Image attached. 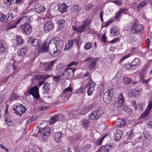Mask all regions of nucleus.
<instances>
[{"mask_svg":"<svg viewBox=\"0 0 152 152\" xmlns=\"http://www.w3.org/2000/svg\"><path fill=\"white\" fill-rule=\"evenodd\" d=\"M49 53L53 57H56L60 54L54 40H51L49 43Z\"/></svg>","mask_w":152,"mask_h":152,"instance_id":"f257e3e1","label":"nucleus"},{"mask_svg":"<svg viewBox=\"0 0 152 152\" xmlns=\"http://www.w3.org/2000/svg\"><path fill=\"white\" fill-rule=\"evenodd\" d=\"M50 132V127H47L43 128L41 131L39 129L37 132L40 133L41 132V136L42 137V139L44 140H45L49 136Z\"/></svg>","mask_w":152,"mask_h":152,"instance_id":"f03ea898","label":"nucleus"},{"mask_svg":"<svg viewBox=\"0 0 152 152\" xmlns=\"http://www.w3.org/2000/svg\"><path fill=\"white\" fill-rule=\"evenodd\" d=\"M125 103V100L122 94H119L118 99L114 102V105L116 107L119 108L122 106Z\"/></svg>","mask_w":152,"mask_h":152,"instance_id":"7ed1b4c3","label":"nucleus"},{"mask_svg":"<svg viewBox=\"0 0 152 152\" xmlns=\"http://www.w3.org/2000/svg\"><path fill=\"white\" fill-rule=\"evenodd\" d=\"M28 94L32 95L34 98L38 99L40 96L39 92V88L37 86L32 87L28 91Z\"/></svg>","mask_w":152,"mask_h":152,"instance_id":"20e7f679","label":"nucleus"},{"mask_svg":"<svg viewBox=\"0 0 152 152\" xmlns=\"http://www.w3.org/2000/svg\"><path fill=\"white\" fill-rule=\"evenodd\" d=\"M54 25L51 21L46 22L44 26V30L45 32H48L51 30L53 28Z\"/></svg>","mask_w":152,"mask_h":152,"instance_id":"39448f33","label":"nucleus"},{"mask_svg":"<svg viewBox=\"0 0 152 152\" xmlns=\"http://www.w3.org/2000/svg\"><path fill=\"white\" fill-rule=\"evenodd\" d=\"M113 95H111L108 92H105L103 96V99L106 104H109L112 101Z\"/></svg>","mask_w":152,"mask_h":152,"instance_id":"423d86ee","label":"nucleus"},{"mask_svg":"<svg viewBox=\"0 0 152 152\" xmlns=\"http://www.w3.org/2000/svg\"><path fill=\"white\" fill-rule=\"evenodd\" d=\"M28 43L29 45H31L34 47L40 45V42L39 40L37 39H33L31 37H28Z\"/></svg>","mask_w":152,"mask_h":152,"instance_id":"0eeeda50","label":"nucleus"},{"mask_svg":"<svg viewBox=\"0 0 152 152\" xmlns=\"http://www.w3.org/2000/svg\"><path fill=\"white\" fill-rule=\"evenodd\" d=\"M140 91L137 90L130 89L128 91V95L130 97H137L140 94Z\"/></svg>","mask_w":152,"mask_h":152,"instance_id":"6e6552de","label":"nucleus"},{"mask_svg":"<svg viewBox=\"0 0 152 152\" xmlns=\"http://www.w3.org/2000/svg\"><path fill=\"white\" fill-rule=\"evenodd\" d=\"M49 43L48 44L46 42H44L41 46L38 47V51L39 52H47L49 51Z\"/></svg>","mask_w":152,"mask_h":152,"instance_id":"1a4fd4ad","label":"nucleus"},{"mask_svg":"<svg viewBox=\"0 0 152 152\" xmlns=\"http://www.w3.org/2000/svg\"><path fill=\"white\" fill-rule=\"evenodd\" d=\"M102 114V113L91 112L89 115V119L91 120L95 121L100 118Z\"/></svg>","mask_w":152,"mask_h":152,"instance_id":"9d476101","label":"nucleus"},{"mask_svg":"<svg viewBox=\"0 0 152 152\" xmlns=\"http://www.w3.org/2000/svg\"><path fill=\"white\" fill-rule=\"evenodd\" d=\"M22 29L24 32L26 34H30L32 31L31 27L28 24L26 23L22 26Z\"/></svg>","mask_w":152,"mask_h":152,"instance_id":"9b49d317","label":"nucleus"},{"mask_svg":"<svg viewBox=\"0 0 152 152\" xmlns=\"http://www.w3.org/2000/svg\"><path fill=\"white\" fill-rule=\"evenodd\" d=\"M56 23L57 25V29L58 31H61L65 26V21L63 19H58Z\"/></svg>","mask_w":152,"mask_h":152,"instance_id":"f8f14e48","label":"nucleus"},{"mask_svg":"<svg viewBox=\"0 0 152 152\" xmlns=\"http://www.w3.org/2000/svg\"><path fill=\"white\" fill-rule=\"evenodd\" d=\"M28 48L26 46H23L18 51V55L21 56H24L27 52Z\"/></svg>","mask_w":152,"mask_h":152,"instance_id":"ddd939ff","label":"nucleus"},{"mask_svg":"<svg viewBox=\"0 0 152 152\" xmlns=\"http://www.w3.org/2000/svg\"><path fill=\"white\" fill-rule=\"evenodd\" d=\"M127 11V9L125 8H120L119 10L115 14V18L116 20L118 19L120 17L122 16V14L124 13L127 14V13L126 12Z\"/></svg>","mask_w":152,"mask_h":152,"instance_id":"4468645a","label":"nucleus"},{"mask_svg":"<svg viewBox=\"0 0 152 152\" xmlns=\"http://www.w3.org/2000/svg\"><path fill=\"white\" fill-rule=\"evenodd\" d=\"M35 11L38 13H41L44 12L46 8L43 6H41L38 4H36L34 5Z\"/></svg>","mask_w":152,"mask_h":152,"instance_id":"2eb2a0df","label":"nucleus"},{"mask_svg":"<svg viewBox=\"0 0 152 152\" xmlns=\"http://www.w3.org/2000/svg\"><path fill=\"white\" fill-rule=\"evenodd\" d=\"M63 133L61 132H58L54 133L53 136L55 140L58 142H60L61 141V135Z\"/></svg>","mask_w":152,"mask_h":152,"instance_id":"dca6fc26","label":"nucleus"},{"mask_svg":"<svg viewBox=\"0 0 152 152\" xmlns=\"http://www.w3.org/2000/svg\"><path fill=\"white\" fill-rule=\"evenodd\" d=\"M131 30H134L135 33H140L141 31L143 30V27L142 25L138 24L135 27H132Z\"/></svg>","mask_w":152,"mask_h":152,"instance_id":"f3484780","label":"nucleus"},{"mask_svg":"<svg viewBox=\"0 0 152 152\" xmlns=\"http://www.w3.org/2000/svg\"><path fill=\"white\" fill-rule=\"evenodd\" d=\"M102 107L98 105H95L93 106L92 111L93 112L99 113L103 114L102 111Z\"/></svg>","mask_w":152,"mask_h":152,"instance_id":"a211bd4d","label":"nucleus"},{"mask_svg":"<svg viewBox=\"0 0 152 152\" xmlns=\"http://www.w3.org/2000/svg\"><path fill=\"white\" fill-rule=\"evenodd\" d=\"M63 45L64 42L62 40H60L57 41V43L56 44V47L58 48V50L59 51L60 53L61 50L62 49L63 47Z\"/></svg>","mask_w":152,"mask_h":152,"instance_id":"6ab92c4d","label":"nucleus"},{"mask_svg":"<svg viewBox=\"0 0 152 152\" xmlns=\"http://www.w3.org/2000/svg\"><path fill=\"white\" fill-rule=\"evenodd\" d=\"M55 62V60H53L49 62L45 63L44 65V69L45 71L49 70L54 64Z\"/></svg>","mask_w":152,"mask_h":152,"instance_id":"aec40b11","label":"nucleus"},{"mask_svg":"<svg viewBox=\"0 0 152 152\" xmlns=\"http://www.w3.org/2000/svg\"><path fill=\"white\" fill-rule=\"evenodd\" d=\"M16 108H17V110L18 112H20V116L22 114L24 113L26 110L25 107H24L21 104L16 106Z\"/></svg>","mask_w":152,"mask_h":152,"instance_id":"412c9836","label":"nucleus"},{"mask_svg":"<svg viewBox=\"0 0 152 152\" xmlns=\"http://www.w3.org/2000/svg\"><path fill=\"white\" fill-rule=\"evenodd\" d=\"M4 119L5 123L8 126H11L12 123L10 120V117L8 114H5L4 115Z\"/></svg>","mask_w":152,"mask_h":152,"instance_id":"4be33fe9","label":"nucleus"},{"mask_svg":"<svg viewBox=\"0 0 152 152\" xmlns=\"http://www.w3.org/2000/svg\"><path fill=\"white\" fill-rule=\"evenodd\" d=\"M15 40L17 46H20L23 43V40L22 37L20 35L16 36Z\"/></svg>","mask_w":152,"mask_h":152,"instance_id":"5701e85b","label":"nucleus"},{"mask_svg":"<svg viewBox=\"0 0 152 152\" xmlns=\"http://www.w3.org/2000/svg\"><path fill=\"white\" fill-rule=\"evenodd\" d=\"M95 86L94 83H92L90 84V86L87 89V94L88 96H91L92 93Z\"/></svg>","mask_w":152,"mask_h":152,"instance_id":"b1692460","label":"nucleus"},{"mask_svg":"<svg viewBox=\"0 0 152 152\" xmlns=\"http://www.w3.org/2000/svg\"><path fill=\"white\" fill-rule=\"evenodd\" d=\"M98 58H94L92 59L89 65V67L90 69L94 68L96 66V62L97 61Z\"/></svg>","mask_w":152,"mask_h":152,"instance_id":"393cba45","label":"nucleus"},{"mask_svg":"<svg viewBox=\"0 0 152 152\" xmlns=\"http://www.w3.org/2000/svg\"><path fill=\"white\" fill-rule=\"evenodd\" d=\"M116 134L115 137V140L116 141H118L121 138L122 134V132L120 130H116Z\"/></svg>","mask_w":152,"mask_h":152,"instance_id":"a878e982","label":"nucleus"},{"mask_svg":"<svg viewBox=\"0 0 152 152\" xmlns=\"http://www.w3.org/2000/svg\"><path fill=\"white\" fill-rule=\"evenodd\" d=\"M74 44L73 41L70 40L69 41L68 43L67 44L64 48V50H66L71 49L72 47Z\"/></svg>","mask_w":152,"mask_h":152,"instance_id":"bb28decb","label":"nucleus"},{"mask_svg":"<svg viewBox=\"0 0 152 152\" xmlns=\"http://www.w3.org/2000/svg\"><path fill=\"white\" fill-rule=\"evenodd\" d=\"M116 125L118 126H124L126 123L124 119H118L115 122Z\"/></svg>","mask_w":152,"mask_h":152,"instance_id":"cd10ccee","label":"nucleus"},{"mask_svg":"<svg viewBox=\"0 0 152 152\" xmlns=\"http://www.w3.org/2000/svg\"><path fill=\"white\" fill-rule=\"evenodd\" d=\"M76 70L75 68H74L73 69H72L70 68H66L65 69L64 73L65 74L67 75V76L65 78V79H66L68 78V77L70 75V74L69 73V72H70L71 71H72V72H74Z\"/></svg>","mask_w":152,"mask_h":152,"instance_id":"c85d7f7f","label":"nucleus"},{"mask_svg":"<svg viewBox=\"0 0 152 152\" xmlns=\"http://www.w3.org/2000/svg\"><path fill=\"white\" fill-rule=\"evenodd\" d=\"M110 32L112 35L114 36H118L120 33L119 31L114 28H111Z\"/></svg>","mask_w":152,"mask_h":152,"instance_id":"c756f323","label":"nucleus"},{"mask_svg":"<svg viewBox=\"0 0 152 152\" xmlns=\"http://www.w3.org/2000/svg\"><path fill=\"white\" fill-rule=\"evenodd\" d=\"M140 62L139 58H135L133 61L131 63V66H137L139 65L140 64Z\"/></svg>","mask_w":152,"mask_h":152,"instance_id":"7c9ffc66","label":"nucleus"},{"mask_svg":"<svg viewBox=\"0 0 152 152\" xmlns=\"http://www.w3.org/2000/svg\"><path fill=\"white\" fill-rule=\"evenodd\" d=\"M109 148H110V146H108V145L102 146L100 147L98 150L104 151L105 152H110Z\"/></svg>","mask_w":152,"mask_h":152,"instance_id":"2f4dec72","label":"nucleus"},{"mask_svg":"<svg viewBox=\"0 0 152 152\" xmlns=\"http://www.w3.org/2000/svg\"><path fill=\"white\" fill-rule=\"evenodd\" d=\"M6 15L0 12V21L3 23L7 22V20Z\"/></svg>","mask_w":152,"mask_h":152,"instance_id":"473e14b6","label":"nucleus"},{"mask_svg":"<svg viewBox=\"0 0 152 152\" xmlns=\"http://www.w3.org/2000/svg\"><path fill=\"white\" fill-rule=\"evenodd\" d=\"M59 119V118L58 117V116L56 115L54 116H53L50 119V123L52 124H54L56 121H58Z\"/></svg>","mask_w":152,"mask_h":152,"instance_id":"72a5a7b5","label":"nucleus"},{"mask_svg":"<svg viewBox=\"0 0 152 152\" xmlns=\"http://www.w3.org/2000/svg\"><path fill=\"white\" fill-rule=\"evenodd\" d=\"M147 4L146 1H143L140 3L137 7V10L138 11H139L141 8L143 7L145 5Z\"/></svg>","mask_w":152,"mask_h":152,"instance_id":"f704fd0d","label":"nucleus"},{"mask_svg":"<svg viewBox=\"0 0 152 152\" xmlns=\"http://www.w3.org/2000/svg\"><path fill=\"white\" fill-rule=\"evenodd\" d=\"M50 84L47 82H45L43 86V89L45 92L48 91L49 89Z\"/></svg>","mask_w":152,"mask_h":152,"instance_id":"c9c22d12","label":"nucleus"},{"mask_svg":"<svg viewBox=\"0 0 152 152\" xmlns=\"http://www.w3.org/2000/svg\"><path fill=\"white\" fill-rule=\"evenodd\" d=\"M132 81L131 79L126 77L124 78L123 80V83L125 84H129Z\"/></svg>","mask_w":152,"mask_h":152,"instance_id":"e433bc0d","label":"nucleus"},{"mask_svg":"<svg viewBox=\"0 0 152 152\" xmlns=\"http://www.w3.org/2000/svg\"><path fill=\"white\" fill-rule=\"evenodd\" d=\"M113 86L112 85L110 86L108 88L107 90L105 92H108L110 94L113 95Z\"/></svg>","mask_w":152,"mask_h":152,"instance_id":"4c0bfd02","label":"nucleus"},{"mask_svg":"<svg viewBox=\"0 0 152 152\" xmlns=\"http://www.w3.org/2000/svg\"><path fill=\"white\" fill-rule=\"evenodd\" d=\"M14 0H4V2L7 6H10L13 3Z\"/></svg>","mask_w":152,"mask_h":152,"instance_id":"58836bf2","label":"nucleus"},{"mask_svg":"<svg viewBox=\"0 0 152 152\" xmlns=\"http://www.w3.org/2000/svg\"><path fill=\"white\" fill-rule=\"evenodd\" d=\"M19 23H21L20 18L17 20L15 24H14L12 26H9L8 27V29H10L15 28L16 27L17 25Z\"/></svg>","mask_w":152,"mask_h":152,"instance_id":"ea45409f","label":"nucleus"},{"mask_svg":"<svg viewBox=\"0 0 152 152\" xmlns=\"http://www.w3.org/2000/svg\"><path fill=\"white\" fill-rule=\"evenodd\" d=\"M24 21L26 23L28 24L31 22L29 16H25L23 17Z\"/></svg>","mask_w":152,"mask_h":152,"instance_id":"a19ab883","label":"nucleus"},{"mask_svg":"<svg viewBox=\"0 0 152 152\" xmlns=\"http://www.w3.org/2000/svg\"><path fill=\"white\" fill-rule=\"evenodd\" d=\"M88 86V85H85V86L81 87L78 89L76 93L78 94H80L83 93L84 92V90L85 89V88Z\"/></svg>","mask_w":152,"mask_h":152,"instance_id":"79ce46f5","label":"nucleus"},{"mask_svg":"<svg viewBox=\"0 0 152 152\" xmlns=\"http://www.w3.org/2000/svg\"><path fill=\"white\" fill-rule=\"evenodd\" d=\"M7 21H10L12 20L13 18V16L12 13H9L7 14L6 15Z\"/></svg>","mask_w":152,"mask_h":152,"instance_id":"37998d69","label":"nucleus"},{"mask_svg":"<svg viewBox=\"0 0 152 152\" xmlns=\"http://www.w3.org/2000/svg\"><path fill=\"white\" fill-rule=\"evenodd\" d=\"M124 110L128 113V115L130 116L132 114V110L130 108H124Z\"/></svg>","mask_w":152,"mask_h":152,"instance_id":"c03bdc74","label":"nucleus"},{"mask_svg":"<svg viewBox=\"0 0 152 152\" xmlns=\"http://www.w3.org/2000/svg\"><path fill=\"white\" fill-rule=\"evenodd\" d=\"M18 96L16 94H13L10 97L9 100V102H11L12 101L17 99L18 98Z\"/></svg>","mask_w":152,"mask_h":152,"instance_id":"a18cd8bd","label":"nucleus"},{"mask_svg":"<svg viewBox=\"0 0 152 152\" xmlns=\"http://www.w3.org/2000/svg\"><path fill=\"white\" fill-rule=\"evenodd\" d=\"M149 111V110H148V109H146L144 112L140 116V118H145L148 114Z\"/></svg>","mask_w":152,"mask_h":152,"instance_id":"49530a36","label":"nucleus"},{"mask_svg":"<svg viewBox=\"0 0 152 152\" xmlns=\"http://www.w3.org/2000/svg\"><path fill=\"white\" fill-rule=\"evenodd\" d=\"M86 30L85 27L83 24L82 26H80L78 27V32L81 33L84 31Z\"/></svg>","mask_w":152,"mask_h":152,"instance_id":"de8ad7c7","label":"nucleus"},{"mask_svg":"<svg viewBox=\"0 0 152 152\" xmlns=\"http://www.w3.org/2000/svg\"><path fill=\"white\" fill-rule=\"evenodd\" d=\"M18 62L15 61H14L12 63L11 66L14 70H15L17 67Z\"/></svg>","mask_w":152,"mask_h":152,"instance_id":"09e8293b","label":"nucleus"},{"mask_svg":"<svg viewBox=\"0 0 152 152\" xmlns=\"http://www.w3.org/2000/svg\"><path fill=\"white\" fill-rule=\"evenodd\" d=\"M126 135L128 136V139L130 140L133 136L132 131L130 130L128 131L126 133Z\"/></svg>","mask_w":152,"mask_h":152,"instance_id":"8fccbe9b","label":"nucleus"},{"mask_svg":"<svg viewBox=\"0 0 152 152\" xmlns=\"http://www.w3.org/2000/svg\"><path fill=\"white\" fill-rule=\"evenodd\" d=\"M92 46V43L91 42H87L85 44L84 48L86 50H88Z\"/></svg>","mask_w":152,"mask_h":152,"instance_id":"3c124183","label":"nucleus"},{"mask_svg":"<svg viewBox=\"0 0 152 152\" xmlns=\"http://www.w3.org/2000/svg\"><path fill=\"white\" fill-rule=\"evenodd\" d=\"M72 91V88L71 87H68L67 88H65L63 91L64 94H66L68 92H71Z\"/></svg>","mask_w":152,"mask_h":152,"instance_id":"603ef678","label":"nucleus"},{"mask_svg":"<svg viewBox=\"0 0 152 152\" xmlns=\"http://www.w3.org/2000/svg\"><path fill=\"white\" fill-rule=\"evenodd\" d=\"M92 6L91 4H87L85 7V9L86 11H88L91 9Z\"/></svg>","mask_w":152,"mask_h":152,"instance_id":"864d4df0","label":"nucleus"},{"mask_svg":"<svg viewBox=\"0 0 152 152\" xmlns=\"http://www.w3.org/2000/svg\"><path fill=\"white\" fill-rule=\"evenodd\" d=\"M68 118L70 119H71L75 117V115H74L73 113L71 112L68 113Z\"/></svg>","mask_w":152,"mask_h":152,"instance_id":"5fc2aeb1","label":"nucleus"},{"mask_svg":"<svg viewBox=\"0 0 152 152\" xmlns=\"http://www.w3.org/2000/svg\"><path fill=\"white\" fill-rule=\"evenodd\" d=\"M65 73H63L62 75L60 76L57 77V76H55L53 77L54 79H56V80H55V81H58V80L60 79V80H61L62 78V76H64V75Z\"/></svg>","mask_w":152,"mask_h":152,"instance_id":"6e6d98bb","label":"nucleus"},{"mask_svg":"<svg viewBox=\"0 0 152 152\" xmlns=\"http://www.w3.org/2000/svg\"><path fill=\"white\" fill-rule=\"evenodd\" d=\"M148 121V125L150 127H152V118L150 117L147 118Z\"/></svg>","mask_w":152,"mask_h":152,"instance_id":"4d7b16f0","label":"nucleus"},{"mask_svg":"<svg viewBox=\"0 0 152 152\" xmlns=\"http://www.w3.org/2000/svg\"><path fill=\"white\" fill-rule=\"evenodd\" d=\"M5 50V47L3 44L0 43V53H2Z\"/></svg>","mask_w":152,"mask_h":152,"instance_id":"13d9d810","label":"nucleus"},{"mask_svg":"<svg viewBox=\"0 0 152 152\" xmlns=\"http://www.w3.org/2000/svg\"><path fill=\"white\" fill-rule=\"evenodd\" d=\"M78 62L77 61H72L67 65L66 66L67 67H69L72 65H77L78 64Z\"/></svg>","mask_w":152,"mask_h":152,"instance_id":"bf43d9fd","label":"nucleus"},{"mask_svg":"<svg viewBox=\"0 0 152 152\" xmlns=\"http://www.w3.org/2000/svg\"><path fill=\"white\" fill-rule=\"evenodd\" d=\"M112 2L115 3L117 5H121L122 4L121 1L118 0H115L111 1Z\"/></svg>","mask_w":152,"mask_h":152,"instance_id":"052dcab7","label":"nucleus"},{"mask_svg":"<svg viewBox=\"0 0 152 152\" xmlns=\"http://www.w3.org/2000/svg\"><path fill=\"white\" fill-rule=\"evenodd\" d=\"M152 107V100L149 101L148 104L146 109H148V110H149L150 111V110Z\"/></svg>","mask_w":152,"mask_h":152,"instance_id":"680f3d73","label":"nucleus"},{"mask_svg":"<svg viewBox=\"0 0 152 152\" xmlns=\"http://www.w3.org/2000/svg\"><path fill=\"white\" fill-rule=\"evenodd\" d=\"M91 22V20L89 19H88L84 21L83 23V25L85 27L88 24H89Z\"/></svg>","mask_w":152,"mask_h":152,"instance_id":"e2e57ef3","label":"nucleus"},{"mask_svg":"<svg viewBox=\"0 0 152 152\" xmlns=\"http://www.w3.org/2000/svg\"><path fill=\"white\" fill-rule=\"evenodd\" d=\"M64 66V64H59L56 67V68L57 69H62Z\"/></svg>","mask_w":152,"mask_h":152,"instance_id":"0e129e2a","label":"nucleus"},{"mask_svg":"<svg viewBox=\"0 0 152 152\" xmlns=\"http://www.w3.org/2000/svg\"><path fill=\"white\" fill-rule=\"evenodd\" d=\"M5 99V97L4 95L1 94L0 95V104Z\"/></svg>","mask_w":152,"mask_h":152,"instance_id":"69168bd1","label":"nucleus"},{"mask_svg":"<svg viewBox=\"0 0 152 152\" xmlns=\"http://www.w3.org/2000/svg\"><path fill=\"white\" fill-rule=\"evenodd\" d=\"M132 66H131V64H126L125 66V68L126 70H129V69Z\"/></svg>","mask_w":152,"mask_h":152,"instance_id":"338daca9","label":"nucleus"},{"mask_svg":"<svg viewBox=\"0 0 152 152\" xmlns=\"http://www.w3.org/2000/svg\"><path fill=\"white\" fill-rule=\"evenodd\" d=\"M102 139H100L98 140L96 143V144L98 145H100L102 144Z\"/></svg>","mask_w":152,"mask_h":152,"instance_id":"774afa93","label":"nucleus"}]
</instances>
